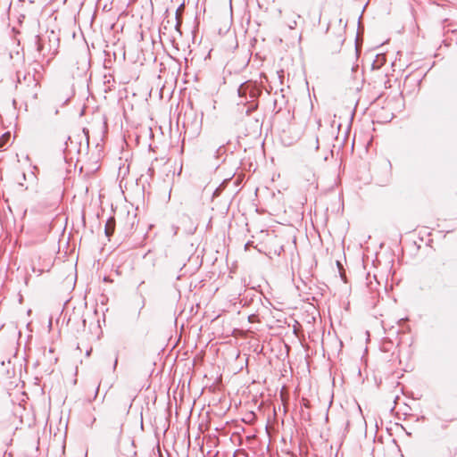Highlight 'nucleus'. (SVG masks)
Here are the masks:
<instances>
[{
  "instance_id": "nucleus-2",
  "label": "nucleus",
  "mask_w": 457,
  "mask_h": 457,
  "mask_svg": "<svg viewBox=\"0 0 457 457\" xmlns=\"http://www.w3.org/2000/svg\"><path fill=\"white\" fill-rule=\"evenodd\" d=\"M238 96L240 97H246L249 93L251 97L254 96L253 87L250 83H243L237 89Z\"/></svg>"
},
{
  "instance_id": "nucleus-17",
  "label": "nucleus",
  "mask_w": 457,
  "mask_h": 457,
  "mask_svg": "<svg viewBox=\"0 0 457 457\" xmlns=\"http://www.w3.org/2000/svg\"><path fill=\"white\" fill-rule=\"evenodd\" d=\"M391 65H392V67H393V68H395V62H393L391 63Z\"/></svg>"
},
{
  "instance_id": "nucleus-3",
  "label": "nucleus",
  "mask_w": 457,
  "mask_h": 457,
  "mask_svg": "<svg viewBox=\"0 0 457 457\" xmlns=\"http://www.w3.org/2000/svg\"><path fill=\"white\" fill-rule=\"evenodd\" d=\"M301 175L307 182L313 183L315 180L314 172L311 169H303L301 171Z\"/></svg>"
},
{
  "instance_id": "nucleus-12",
  "label": "nucleus",
  "mask_w": 457,
  "mask_h": 457,
  "mask_svg": "<svg viewBox=\"0 0 457 457\" xmlns=\"http://www.w3.org/2000/svg\"><path fill=\"white\" fill-rule=\"evenodd\" d=\"M90 66V62L89 60L87 61L84 64V68H83V71H86L88 67Z\"/></svg>"
},
{
  "instance_id": "nucleus-4",
  "label": "nucleus",
  "mask_w": 457,
  "mask_h": 457,
  "mask_svg": "<svg viewBox=\"0 0 457 457\" xmlns=\"http://www.w3.org/2000/svg\"><path fill=\"white\" fill-rule=\"evenodd\" d=\"M114 227H115V221L113 219H109L107 221H106V224H105V227H104V233L106 235V237H111L114 231Z\"/></svg>"
},
{
  "instance_id": "nucleus-14",
  "label": "nucleus",
  "mask_w": 457,
  "mask_h": 457,
  "mask_svg": "<svg viewBox=\"0 0 457 457\" xmlns=\"http://www.w3.org/2000/svg\"><path fill=\"white\" fill-rule=\"evenodd\" d=\"M117 363H118V359L116 358V359H115V361H114V364H113V368H114V369L116 368Z\"/></svg>"
},
{
  "instance_id": "nucleus-11",
  "label": "nucleus",
  "mask_w": 457,
  "mask_h": 457,
  "mask_svg": "<svg viewBox=\"0 0 457 457\" xmlns=\"http://www.w3.org/2000/svg\"><path fill=\"white\" fill-rule=\"evenodd\" d=\"M344 40H345V39L343 38L342 35H340V36H338V37H337V43L338 45H342V44L344 43Z\"/></svg>"
},
{
  "instance_id": "nucleus-13",
  "label": "nucleus",
  "mask_w": 457,
  "mask_h": 457,
  "mask_svg": "<svg viewBox=\"0 0 457 457\" xmlns=\"http://www.w3.org/2000/svg\"><path fill=\"white\" fill-rule=\"evenodd\" d=\"M374 57H376V58L385 57V54L384 53H377V54H375Z\"/></svg>"
},
{
  "instance_id": "nucleus-19",
  "label": "nucleus",
  "mask_w": 457,
  "mask_h": 457,
  "mask_svg": "<svg viewBox=\"0 0 457 457\" xmlns=\"http://www.w3.org/2000/svg\"><path fill=\"white\" fill-rule=\"evenodd\" d=\"M254 57H255V58L260 57L259 54H256Z\"/></svg>"
},
{
  "instance_id": "nucleus-15",
  "label": "nucleus",
  "mask_w": 457,
  "mask_h": 457,
  "mask_svg": "<svg viewBox=\"0 0 457 457\" xmlns=\"http://www.w3.org/2000/svg\"><path fill=\"white\" fill-rule=\"evenodd\" d=\"M98 391H99V386L96 387L95 397H96Z\"/></svg>"
},
{
  "instance_id": "nucleus-5",
  "label": "nucleus",
  "mask_w": 457,
  "mask_h": 457,
  "mask_svg": "<svg viewBox=\"0 0 457 457\" xmlns=\"http://www.w3.org/2000/svg\"><path fill=\"white\" fill-rule=\"evenodd\" d=\"M386 60V59H378V58L374 59L371 63L372 69H379L383 65V63Z\"/></svg>"
},
{
  "instance_id": "nucleus-1",
  "label": "nucleus",
  "mask_w": 457,
  "mask_h": 457,
  "mask_svg": "<svg viewBox=\"0 0 457 457\" xmlns=\"http://www.w3.org/2000/svg\"><path fill=\"white\" fill-rule=\"evenodd\" d=\"M60 39L57 35L51 31V34L46 37H36V46L38 54L42 57L54 56L58 54Z\"/></svg>"
},
{
  "instance_id": "nucleus-6",
  "label": "nucleus",
  "mask_w": 457,
  "mask_h": 457,
  "mask_svg": "<svg viewBox=\"0 0 457 457\" xmlns=\"http://www.w3.org/2000/svg\"><path fill=\"white\" fill-rule=\"evenodd\" d=\"M302 38V36L299 35L298 37V45L297 46H294L293 48L295 49V51L291 52L290 54H294V55H296V54H302V48L300 47V40Z\"/></svg>"
},
{
  "instance_id": "nucleus-7",
  "label": "nucleus",
  "mask_w": 457,
  "mask_h": 457,
  "mask_svg": "<svg viewBox=\"0 0 457 457\" xmlns=\"http://www.w3.org/2000/svg\"><path fill=\"white\" fill-rule=\"evenodd\" d=\"M132 401L133 399H129L124 404H123V407H122V411L124 412H129L130 407L132 406Z\"/></svg>"
},
{
  "instance_id": "nucleus-10",
  "label": "nucleus",
  "mask_w": 457,
  "mask_h": 457,
  "mask_svg": "<svg viewBox=\"0 0 457 457\" xmlns=\"http://www.w3.org/2000/svg\"><path fill=\"white\" fill-rule=\"evenodd\" d=\"M354 50H355V55L356 57H360L361 55V49L357 44V41H355V46H354Z\"/></svg>"
},
{
  "instance_id": "nucleus-9",
  "label": "nucleus",
  "mask_w": 457,
  "mask_h": 457,
  "mask_svg": "<svg viewBox=\"0 0 457 457\" xmlns=\"http://www.w3.org/2000/svg\"><path fill=\"white\" fill-rule=\"evenodd\" d=\"M181 8H183V4H181V5L178 8L177 12H176V20H177L176 28H178V27L179 26V24H180V21H179V19L178 12H179V10H181Z\"/></svg>"
},
{
  "instance_id": "nucleus-8",
  "label": "nucleus",
  "mask_w": 457,
  "mask_h": 457,
  "mask_svg": "<svg viewBox=\"0 0 457 457\" xmlns=\"http://www.w3.org/2000/svg\"><path fill=\"white\" fill-rule=\"evenodd\" d=\"M5 137H6L7 138H9V137H10V134H6V135L3 136V137L0 138V147H3V146H4V145L5 144Z\"/></svg>"
},
{
  "instance_id": "nucleus-20",
  "label": "nucleus",
  "mask_w": 457,
  "mask_h": 457,
  "mask_svg": "<svg viewBox=\"0 0 457 457\" xmlns=\"http://www.w3.org/2000/svg\"><path fill=\"white\" fill-rule=\"evenodd\" d=\"M437 56H438V54H435L433 57H434V58H436Z\"/></svg>"
},
{
  "instance_id": "nucleus-18",
  "label": "nucleus",
  "mask_w": 457,
  "mask_h": 457,
  "mask_svg": "<svg viewBox=\"0 0 457 457\" xmlns=\"http://www.w3.org/2000/svg\"><path fill=\"white\" fill-rule=\"evenodd\" d=\"M206 57H211V52L208 53Z\"/></svg>"
},
{
  "instance_id": "nucleus-16",
  "label": "nucleus",
  "mask_w": 457,
  "mask_h": 457,
  "mask_svg": "<svg viewBox=\"0 0 457 457\" xmlns=\"http://www.w3.org/2000/svg\"><path fill=\"white\" fill-rule=\"evenodd\" d=\"M107 61H108V62H110V61H111V58L105 59V61H104V65H106Z\"/></svg>"
}]
</instances>
